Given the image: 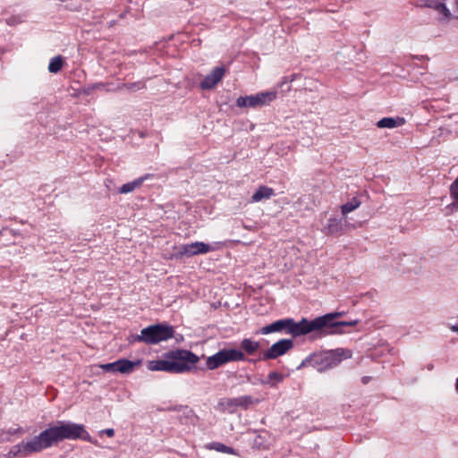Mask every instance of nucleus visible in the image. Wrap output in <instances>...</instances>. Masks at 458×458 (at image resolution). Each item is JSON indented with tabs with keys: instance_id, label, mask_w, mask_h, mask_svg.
I'll return each instance as SVG.
<instances>
[{
	"instance_id": "nucleus-1",
	"label": "nucleus",
	"mask_w": 458,
	"mask_h": 458,
	"mask_svg": "<svg viewBox=\"0 0 458 458\" xmlns=\"http://www.w3.org/2000/svg\"><path fill=\"white\" fill-rule=\"evenodd\" d=\"M65 439H82L96 444L85 429L84 425L71 421L58 420L54 425L41 431L39 435L35 436L30 440L22 441L13 445L4 457L25 458L34 454L40 453Z\"/></svg>"
},
{
	"instance_id": "nucleus-2",
	"label": "nucleus",
	"mask_w": 458,
	"mask_h": 458,
	"mask_svg": "<svg viewBox=\"0 0 458 458\" xmlns=\"http://www.w3.org/2000/svg\"><path fill=\"white\" fill-rule=\"evenodd\" d=\"M165 360L148 361L147 368L151 371L182 373L190 371L199 362V358L191 351L177 349L165 355Z\"/></svg>"
},
{
	"instance_id": "nucleus-3",
	"label": "nucleus",
	"mask_w": 458,
	"mask_h": 458,
	"mask_svg": "<svg viewBox=\"0 0 458 458\" xmlns=\"http://www.w3.org/2000/svg\"><path fill=\"white\" fill-rule=\"evenodd\" d=\"M343 315V312L335 311L309 320L310 333L315 332L319 338L332 335H343L345 333L344 327H353L358 324V320L336 321Z\"/></svg>"
},
{
	"instance_id": "nucleus-4",
	"label": "nucleus",
	"mask_w": 458,
	"mask_h": 458,
	"mask_svg": "<svg viewBox=\"0 0 458 458\" xmlns=\"http://www.w3.org/2000/svg\"><path fill=\"white\" fill-rule=\"evenodd\" d=\"M351 357V350L337 348L325 352L313 354L306 360V362L317 369V370L324 371L336 367L342 360Z\"/></svg>"
},
{
	"instance_id": "nucleus-5",
	"label": "nucleus",
	"mask_w": 458,
	"mask_h": 458,
	"mask_svg": "<svg viewBox=\"0 0 458 458\" xmlns=\"http://www.w3.org/2000/svg\"><path fill=\"white\" fill-rule=\"evenodd\" d=\"M282 331H285L293 337L305 335L310 333L309 320L307 318H302L301 321L295 322L293 318L279 319L260 328L259 333L262 335H267Z\"/></svg>"
},
{
	"instance_id": "nucleus-6",
	"label": "nucleus",
	"mask_w": 458,
	"mask_h": 458,
	"mask_svg": "<svg viewBox=\"0 0 458 458\" xmlns=\"http://www.w3.org/2000/svg\"><path fill=\"white\" fill-rule=\"evenodd\" d=\"M418 7L436 10L444 20L458 19V0H411Z\"/></svg>"
},
{
	"instance_id": "nucleus-7",
	"label": "nucleus",
	"mask_w": 458,
	"mask_h": 458,
	"mask_svg": "<svg viewBox=\"0 0 458 458\" xmlns=\"http://www.w3.org/2000/svg\"><path fill=\"white\" fill-rule=\"evenodd\" d=\"M174 335V329L172 326L158 323L143 328L141 339L146 344H157L173 338Z\"/></svg>"
},
{
	"instance_id": "nucleus-8",
	"label": "nucleus",
	"mask_w": 458,
	"mask_h": 458,
	"mask_svg": "<svg viewBox=\"0 0 458 458\" xmlns=\"http://www.w3.org/2000/svg\"><path fill=\"white\" fill-rule=\"evenodd\" d=\"M244 353L241 350L224 348L212 356L207 358L206 366L214 370L229 362L244 360Z\"/></svg>"
},
{
	"instance_id": "nucleus-9",
	"label": "nucleus",
	"mask_w": 458,
	"mask_h": 458,
	"mask_svg": "<svg viewBox=\"0 0 458 458\" xmlns=\"http://www.w3.org/2000/svg\"><path fill=\"white\" fill-rule=\"evenodd\" d=\"M219 249V243L208 244L203 242H195L189 244H182L174 255L176 259L191 258L196 255L206 254Z\"/></svg>"
},
{
	"instance_id": "nucleus-10",
	"label": "nucleus",
	"mask_w": 458,
	"mask_h": 458,
	"mask_svg": "<svg viewBox=\"0 0 458 458\" xmlns=\"http://www.w3.org/2000/svg\"><path fill=\"white\" fill-rule=\"evenodd\" d=\"M276 98V92L275 91L259 92L256 95L239 97L236 100V106L238 107H261L275 100Z\"/></svg>"
},
{
	"instance_id": "nucleus-11",
	"label": "nucleus",
	"mask_w": 458,
	"mask_h": 458,
	"mask_svg": "<svg viewBox=\"0 0 458 458\" xmlns=\"http://www.w3.org/2000/svg\"><path fill=\"white\" fill-rule=\"evenodd\" d=\"M141 365V360L134 361L127 359H120L114 362L100 365V368L106 372H120L122 374H130Z\"/></svg>"
},
{
	"instance_id": "nucleus-12",
	"label": "nucleus",
	"mask_w": 458,
	"mask_h": 458,
	"mask_svg": "<svg viewBox=\"0 0 458 458\" xmlns=\"http://www.w3.org/2000/svg\"><path fill=\"white\" fill-rule=\"evenodd\" d=\"M293 342L291 339H282L272 344L267 350L263 352L262 360H274L293 349Z\"/></svg>"
},
{
	"instance_id": "nucleus-13",
	"label": "nucleus",
	"mask_w": 458,
	"mask_h": 458,
	"mask_svg": "<svg viewBox=\"0 0 458 458\" xmlns=\"http://www.w3.org/2000/svg\"><path fill=\"white\" fill-rule=\"evenodd\" d=\"M226 72V69L224 66L215 67L209 74H208L200 82V88L202 89H214L223 79Z\"/></svg>"
},
{
	"instance_id": "nucleus-14",
	"label": "nucleus",
	"mask_w": 458,
	"mask_h": 458,
	"mask_svg": "<svg viewBox=\"0 0 458 458\" xmlns=\"http://www.w3.org/2000/svg\"><path fill=\"white\" fill-rule=\"evenodd\" d=\"M152 177H153L152 174H147L143 176L137 178L136 180H134L132 182L124 183L118 189V192L121 194H126V193L131 192V191H135L136 189H139L140 187H141V185L143 184V182L146 180L152 178Z\"/></svg>"
},
{
	"instance_id": "nucleus-15",
	"label": "nucleus",
	"mask_w": 458,
	"mask_h": 458,
	"mask_svg": "<svg viewBox=\"0 0 458 458\" xmlns=\"http://www.w3.org/2000/svg\"><path fill=\"white\" fill-rule=\"evenodd\" d=\"M216 409L220 412L234 413L237 411L235 398L223 397L217 402Z\"/></svg>"
},
{
	"instance_id": "nucleus-16",
	"label": "nucleus",
	"mask_w": 458,
	"mask_h": 458,
	"mask_svg": "<svg viewBox=\"0 0 458 458\" xmlns=\"http://www.w3.org/2000/svg\"><path fill=\"white\" fill-rule=\"evenodd\" d=\"M343 225L340 219L331 217L328 219L327 225L323 228V233L327 235L337 234L343 232Z\"/></svg>"
},
{
	"instance_id": "nucleus-17",
	"label": "nucleus",
	"mask_w": 458,
	"mask_h": 458,
	"mask_svg": "<svg viewBox=\"0 0 458 458\" xmlns=\"http://www.w3.org/2000/svg\"><path fill=\"white\" fill-rule=\"evenodd\" d=\"M274 195V189L265 185H261L251 196V202H259L263 199H269Z\"/></svg>"
},
{
	"instance_id": "nucleus-18",
	"label": "nucleus",
	"mask_w": 458,
	"mask_h": 458,
	"mask_svg": "<svg viewBox=\"0 0 458 458\" xmlns=\"http://www.w3.org/2000/svg\"><path fill=\"white\" fill-rule=\"evenodd\" d=\"M405 123V120L403 117H384L377 123L378 128H395L402 126Z\"/></svg>"
},
{
	"instance_id": "nucleus-19",
	"label": "nucleus",
	"mask_w": 458,
	"mask_h": 458,
	"mask_svg": "<svg viewBox=\"0 0 458 458\" xmlns=\"http://www.w3.org/2000/svg\"><path fill=\"white\" fill-rule=\"evenodd\" d=\"M260 344L259 342L251 340L250 338H244L241 342L242 352L248 355H254L259 349Z\"/></svg>"
},
{
	"instance_id": "nucleus-20",
	"label": "nucleus",
	"mask_w": 458,
	"mask_h": 458,
	"mask_svg": "<svg viewBox=\"0 0 458 458\" xmlns=\"http://www.w3.org/2000/svg\"><path fill=\"white\" fill-rule=\"evenodd\" d=\"M209 450H215L219 453L228 454H233L236 455L237 452L235 449H233L231 446H227L223 443L220 442H212L206 446Z\"/></svg>"
},
{
	"instance_id": "nucleus-21",
	"label": "nucleus",
	"mask_w": 458,
	"mask_h": 458,
	"mask_svg": "<svg viewBox=\"0 0 458 458\" xmlns=\"http://www.w3.org/2000/svg\"><path fill=\"white\" fill-rule=\"evenodd\" d=\"M236 407L243 410L249 409L251 405L258 403V400H254L250 395H242L235 397Z\"/></svg>"
},
{
	"instance_id": "nucleus-22",
	"label": "nucleus",
	"mask_w": 458,
	"mask_h": 458,
	"mask_svg": "<svg viewBox=\"0 0 458 458\" xmlns=\"http://www.w3.org/2000/svg\"><path fill=\"white\" fill-rule=\"evenodd\" d=\"M146 88V83L144 81H139L135 82H127L123 83L122 85L118 86L117 89H127L131 92H135L140 89H143Z\"/></svg>"
},
{
	"instance_id": "nucleus-23",
	"label": "nucleus",
	"mask_w": 458,
	"mask_h": 458,
	"mask_svg": "<svg viewBox=\"0 0 458 458\" xmlns=\"http://www.w3.org/2000/svg\"><path fill=\"white\" fill-rule=\"evenodd\" d=\"M284 376L282 373L276 371H271L267 375V381L263 382L264 384L269 385L271 387H276L277 384L283 382Z\"/></svg>"
},
{
	"instance_id": "nucleus-24",
	"label": "nucleus",
	"mask_w": 458,
	"mask_h": 458,
	"mask_svg": "<svg viewBox=\"0 0 458 458\" xmlns=\"http://www.w3.org/2000/svg\"><path fill=\"white\" fill-rule=\"evenodd\" d=\"M64 66V59L61 55L55 56L50 60L48 71L52 73H57Z\"/></svg>"
},
{
	"instance_id": "nucleus-25",
	"label": "nucleus",
	"mask_w": 458,
	"mask_h": 458,
	"mask_svg": "<svg viewBox=\"0 0 458 458\" xmlns=\"http://www.w3.org/2000/svg\"><path fill=\"white\" fill-rule=\"evenodd\" d=\"M360 206V201L357 198H352L350 201L344 204L341 207V211L344 216L347 215L348 213L355 210Z\"/></svg>"
},
{
	"instance_id": "nucleus-26",
	"label": "nucleus",
	"mask_w": 458,
	"mask_h": 458,
	"mask_svg": "<svg viewBox=\"0 0 458 458\" xmlns=\"http://www.w3.org/2000/svg\"><path fill=\"white\" fill-rule=\"evenodd\" d=\"M450 196L453 199V202L447 206V208L458 210V186L451 184Z\"/></svg>"
},
{
	"instance_id": "nucleus-27",
	"label": "nucleus",
	"mask_w": 458,
	"mask_h": 458,
	"mask_svg": "<svg viewBox=\"0 0 458 458\" xmlns=\"http://www.w3.org/2000/svg\"><path fill=\"white\" fill-rule=\"evenodd\" d=\"M141 336H142V330L140 331V335H132L131 342L144 343V340L141 339Z\"/></svg>"
},
{
	"instance_id": "nucleus-28",
	"label": "nucleus",
	"mask_w": 458,
	"mask_h": 458,
	"mask_svg": "<svg viewBox=\"0 0 458 458\" xmlns=\"http://www.w3.org/2000/svg\"><path fill=\"white\" fill-rule=\"evenodd\" d=\"M101 434H106L107 437H112L114 435V430L113 428H106L101 431Z\"/></svg>"
},
{
	"instance_id": "nucleus-29",
	"label": "nucleus",
	"mask_w": 458,
	"mask_h": 458,
	"mask_svg": "<svg viewBox=\"0 0 458 458\" xmlns=\"http://www.w3.org/2000/svg\"><path fill=\"white\" fill-rule=\"evenodd\" d=\"M21 432H22V430H21V428H15V429H10L8 431V433L11 434V435L17 434V433H21Z\"/></svg>"
},
{
	"instance_id": "nucleus-30",
	"label": "nucleus",
	"mask_w": 458,
	"mask_h": 458,
	"mask_svg": "<svg viewBox=\"0 0 458 458\" xmlns=\"http://www.w3.org/2000/svg\"><path fill=\"white\" fill-rule=\"evenodd\" d=\"M452 184L458 186V177L455 179V181Z\"/></svg>"
},
{
	"instance_id": "nucleus-31",
	"label": "nucleus",
	"mask_w": 458,
	"mask_h": 458,
	"mask_svg": "<svg viewBox=\"0 0 458 458\" xmlns=\"http://www.w3.org/2000/svg\"><path fill=\"white\" fill-rule=\"evenodd\" d=\"M455 389L458 392V377H457L456 383H455Z\"/></svg>"
},
{
	"instance_id": "nucleus-32",
	"label": "nucleus",
	"mask_w": 458,
	"mask_h": 458,
	"mask_svg": "<svg viewBox=\"0 0 458 458\" xmlns=\"http://www.w3.org/2000/svg\"><path fill=\"white\" fill-rule=\"evenodd\" d=\"M243 227L247 230H251L250 226H248V225H243Z\"/></svg>"
},
{
	"instance_id": "nucleus-33",
	"label": "nucleus",
	"mask_w": 458,
	"mask_h": 458,
	"mask_svg": "<svg viewBox=\"0 0 458 458\" xmlns=\"http://www.w3.org/2000/svg\"><path fill=\"white\" fill-rule=\"evenodd\" d=\"M367 381H368V378H365V377H364V378H363V382H364V383H367Z\"/></svg>"
},
{
	"instance_id": "nucleus-34",
	"label": "nucleus",
	"mask_w": 458,
	"mask_h": 458,
	"mask_svg": "<svg viewBox=\"0 0 458 458\" xmlns=\"http://www.w3.org/2000/svg\"><path fill=\"white\" fill-rule=\"evenodd\" d=\"M2 232H3V231L1 230V231H0V236L2 235Z\"/></svg>"
}]
</instances>
